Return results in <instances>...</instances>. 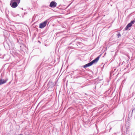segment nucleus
<instances>
[{
    "mask_svg": "<svg viewBox=\"0 0 135 135\" xmlns=\"http://www.w3.org/2000/svg\"><path fill=\"white\" fill-rule=\"evenodd\" d=\"M134 110V109H133V110H130V111L128 114V118H130L132 117V114Z\"/></svg>",
    "mask_w": 135,
    "mask_h": 135,
    "instance_id": "0eeeda50",
    "label": "nucleus"
},
{
    "mask_svg": "<svg viewBox=\"0 0 135 135\" xmlns=\"http://www.w3.org/2000/svg\"><path fill=\"white\" fill-rule=\"evenodd\" d=\"M100 56V55H99L97 58L91 62L84 65L83 68H85L88 67L92 65L93 64L96 63L99 60Z\"/></svg>",
    "mask_w": 135,
    "mask_h": 135,
    "instance_id": "f257e3e1",
    "label": "nucleus"
},
{
    "mask_svg": "<svg viewBox=\"0 0 135 135\" xmlns=\"http://www.w3.org/2000/svg\"><path fill=\"white\" fill-rule=\"evenodd\" d=\"M18 15H16V16H18Z\"/></svg>",
    "mask_w": 135,
    "mask_h": 135,
    "instance_id": "dca6fc26",
    "label": "nucleus"
},
{
    "mask_svg": "<svg viewBox=\"0 0 135 135\" xmlns=\"http://www.w3.org/2000/svg\"><path fill=\"white\" fill-rule=\"evenodd\" d=\"M78 71L79 72L78 73L79 74L81 75H83V73L82 72L81 70H79Z\"/></svg>",
    "mask_w": 135,
    "mask_h": 135,
    "instance_id": "6e6552de",
    "label": "nucleus"
},
{
    "mask_svg": "<svg viewBox=\"0 0 135 135\" xmlns=\"http://www.w3.org/2000/svg\"><path fill=\"white\" fill-rule=\"evenodd\" d=\"M117 36L118 38H119L121 36V35L120 33H119L117 35Z\"/></svg>",
    "mask_w": 135,
    "mask_h": 135,
    "instance_id": "9d476101",
    "label": "nucleus"
},
{
    "mask_svg": "<svg viewBox=\"0 0 135 135\" xmlns=\"http://www.w3.org/2000/svg\"><path fill=\"white\" fill-rule=\"evenodd\" d=\"M38 42H39V43H40V41H38Z\"/></svg>",
    "mask_w": 135,
    "mask_h": 135,
    "instance_id": "a211bd4d",
    "label": "nucleus"
},
{
    "mask_svg": "<svg viewBox=\"0 0 135 135\" xmlns=\"http://www.w3.org/2000/svg\"><path fill=\"white\" fill-rule=\"evenodd\" d=\"M1 3V1L0 0V3Z\"/></svg>",
    "mask_w": 135,
    "mask_h": 135,
    "instance_id": "2eb2a0df",
    "label": "nucleus"
},
{
    "mask_svg": "<svg viewBox=\"0 0 135 135\" xmlns=\"http://www.w3.org/2000/svg\"><path fill=\"white\" fill-rule=\"evenodd\" d=\"M132 24L130 23H128V25H127L126 27H125V29L126 30H127L128 29L129 27H131L132 26Z\"/></svg>",
    "mask_w": 135,
    "mask_h": 135,
    "instance_id": "423d86ee",
    "label": "nucleus"
},
{
    "mask_svg": "<svg viewBox=\"0 0 135 135\" xmlns=\"http://www.w3.org/2000/svg\"><path fill=\"white\" fill-rule=\"evenodd\" d=\"M13 16L14 17H16V15L14 14H13Z\"/></svg>",
    "mask_w": 135,
    "mask_h": 135,
    "instance_id": "f8f14e48",
    "label": "nucleus"
},
{
    "mask_svg": "<svg viewBox=\"0 0 135 135\" xmlns=\"http://www.w3.org/2000/svg\"><path fill=\"white\" fill-rule=\"evenodd\" d=\"M57 5V3L54 1H52L51 2L49 6L51 7H55Z\"/></svg>",
    "mask_w": 135,
    "mask_h": 135,
    "instance_id": "20e7f679",
    "label": "nucleus"
},
{
    "mask_svg": "<svg viewBox=\"0 0 135 135\" xmlns=\"http://www.w3.org/2000/svg\"><path fill=\"white\" fill-rule=\"evenodd\" d=\"M70 4L67 7H69V6Z\"/></svg>",
    "mask_w": 135,
    "mask_h": 135,
    "instance_id": "4468645a",
    "label": "nucleus"
},
{
    "mask_svg": "<svg viewBox=\"0 0 135 135\" xmlns=\"http://www.w3.org/2000/svg\"><path fill=\"white\" fill-rule=\"evenodd\" d=\"M135 22V21L134 20H132L131 21V22L130 23H131V24L132 25L133 24H134Z\"/></svg>",
    "mask_w": 135,
    "mask_h": 135,
    "instance_id": "1a4fd4ad",
    "label": "nucleus"
},
{
    "mask_svg": "<svg viewBox=\"0 0 135 135\" xmlns=\"http://www.w3.org/2000/svg\"><path fill=\"white\" fill-rule=\"evenodd\" d=\"M47 22V20H46L40 24L39 27L41 28H42L45 27Z\"/></svg>",
    "mask_w": 135,
    "mask_h": 135,
    "instance_id": "7ed1b4c3",
    "label": "nucleus"
},
{
    "mask_svg": "<svg viewBox=\"0 0 135 135\" xmlns=\"http://www.w3.org/2000/svg\"><path fill=\"white\" fill-rule=\"evenodd\" d=\"M8 46H9V45H8ZM9 49H10V47L9 46Z\"/></svg>",
    "mask_w": 135,
    "mask_h": 135,
    "instance_id": "f3484780",
    "label": "nucleus"
},
{
    "mask_svg": "<svg viewBox=\"0 0 135 135\" xmlns=\"http://www.w3.org/2000/svg\"><path fill=\"white\" fill-rule=\"evenodd\" d=\"M81 77V76H77L76 77V78H79V77Z\"/></svg>",
    "mask_w": 135,
    "mask_h": 135,
    "instance_id": "9b49d317",
    "label": "nucleus"
},
{
    "mask_svg": "<svg viewBox=\"0 0 135 135\" xmlns=\"http://www.w3.org/2000/svg\"><path fill=\"white\" fill-rule=\"evenodd\" d=\"M7 81L6 80H4L2 79H0V85L6 83Z\"/></svg>",
    "mask_w": 135,
    "mask_h": 135,
    "instance_id": "39448f33",
    "label": "nucleus"
},
{
    "mask_svg": "<svg viewBox=\"0 0 135 135\" xmlns=\"http://www.w3.org/2000/svg\"><path fill=\"white\" fill-rule=\"evenodd\" d=\"M18 135H23L22 134H19Z\"/></svg>",
    "mask_w": 135,
    "mask_h": 135,
    "instance_id": "ddd939ff",
    "label": "nucleus"
},
{
    "mask_svg": "<svg viewBox=\"0 0 135 135\" xmlns=\"http://www.w3.org/2000/svg\"><path fill=\"white\" fill-rule=\"evenodd\" d=\"M20 2V0H11L10 5L12 7L15 8L18 6Z\"/></svg>",
    "mask_w": 135,
    "mask_h": 135,
    "instance_id": "f03ea898",
    "label": "nucleus"
}]
</instances>
